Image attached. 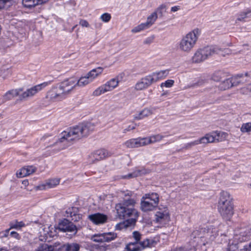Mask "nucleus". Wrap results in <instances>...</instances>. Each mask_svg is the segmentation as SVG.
Here are the masks:
<instances>
[{
    "instance_id": "obj_1",
    "label": "nucleus",
    "mask_w": 251,
    "mask_h": 251,
    "mask_svg": "<svg viewBox=\"0 0 251 251\" xmlns=\"http://www.w3.org/2000/svg\"><path fill=\"white\" fill-rule=\"evenodd\" d=\"M91 82L86 75L78 79L69 78L52 87L48 92V96L53 100H61L71 94L76 86L84 87Z\"/></svg>"
},
{
    "instance_id": "obj_2",
    "label": "nucleus",
    "mask_w": 251,
    "mask_h": 251,
    "mask_svg": "<svg viewBox=\"0 0 251 251\" xmlns=\"http://www.w3.org/2000/svg\"><path fill=\"white\" fill-rule=\"evenodd\" d=\"M94 129V126L91 123L79 125L63 132L59 142L63 143L65 147H68L74 142L88 136Z\"/></svg>"
},
{
    "instance_id": "obj_3",
    "label": "nucleus",
    "mask_w": 251,
    "mask_h": 251,
    "mask_svg": "<svg viewBox=\"0 0 251 251\" xmlns=\"http://www.w3.org/2000/svg\"><path fill=\"white\" fill-rule=\"evenodd\" d=\"M136 201L134 199L124 200L116 204L115 209L120 219H126V224L135 225L139 217V212L135 208Z\"/></svg>"
},
{
    "instance_id": "obj_4",
    "label": "nucleus",
    "mask_w": 251,
    "mask_h": 251,
    "mask_svg": "<svg viewBox=\"0 0 251 251\" xmlns=\"http://www.w3.org/2000/svg\"><path fill=\"white\" fill-rule=\"evenodd\" d=\"M201 34V30L195 28L182 36L176 44L177 50L184 53H190L195 48Z\"/></svg>"
},
{
    "instance_id": "obj_5",
    "label": "nucleus",
    "mask_w": 251,
    "mask_h": 251,
    "mask_svg": "<svg viewBox=\"0 0 251 251\" xmlns=\"http://www.w3.org/2000/svg\"><path fill=\"white\" fill-rule=\"evenodd\" d=\"M218 209L224 219L230 220L234 214L233 204L232 198L227 192L223 191L220 193Z\"/></svg>"
},
{
    "instance_id": "obj_6",
    "label": "nucleus",
    "mask_w": 251,
    "mask_h": 251,
    "mask_svg": "<svg viewBox=\"0 0 251 251\" xmlns=\"http://www.w3.org/2000/svg\"><path fill=\"white\" fill-rule=\"evenodd\" d=\"M164 137L163 135L157 134L146 137L132 138L124 142L123 145L127 148H139L159 142Z\"/></svg>"
},
{
    "instance_id": "obj_7",
    "label": "nucleus",
    "mask_w": 251,
    "mask_h": 251,
    "mask_svg": "<svg viewBox=\"0 0 251 251\" xmlns=\"http://www.w3.org/2000/svg\"><path fill=\"white\" fill-rule=\"evenodd\" d=\"M221 50L215 46H206L198 49L192 57V61L194 63L202 62L215 53H220Z\"/></svg>"
},
{
    "instance_id": "obj_8",
    "label": "nucleus",
    "mask_w": 251,
    "mask_h": 251,
    "mask_svg": "<svg viewBox=\"0 0 251 251\" xmlns=\"http://www.w3.org/2000/svg\"><path fill=\"white\" fill-rule=\"evenodd\" d=\"M159 202V195L156 193L145 194L141 200V209L144 212L154 210Z\"/></svg>"
},
{
    "instance_id": "obj_9",
    "label": "nucleus",
    "mask_w": 251,
    "mask_h": 251,
    "mask_svg": "<svg viewBox=\"0 0 251 251\" xmlns=\"http://www.w3.org/2000/svg\"><path fill=\"white\" fill-rule=\"evenodd\" d=\"M157 244L153 239H146L140 242H130L126 247L127 251H141L146 248H151Z\"/></svg>"
},
{
    "instance_id": "obj_10",
    "label": "nucleus",
    "mask_w": 251,
    "mask_h": 251,
    "mask_svg": "<svg viewBox=\"0 0 251 251\" xmlns=\"http://www.w3.org/2000/svg\"><path fill=\"white\" fill-rule=\"evenodd\" d=\"M227 137V133L217 130L206 134L203 137V139L205 144L222 142L226 140Z\"/></svg>"
},
{
    "instance_id": "obj_11",
    "label": "nucleus",
    "mask_w": 251,
    "mask_h": 251,
    "mask_svg": "<svg viewBox=\"0 0 251 251\" xmlns=\"http://www.w3.org/2000/svg\"><path fill=\"white\" fill-rule=\"evenodd\" d=\"M47 85V83H43L27 89L21 94H20V98L21 100H27V99L34 96L36 93L40 91Z\"/></svg>"
},
{
    "instance_id": "obj_12",
    "label": "nucleus",
    "mask_w": 251,
    "mask_h": 251,
    "mask_svg": "<svg viewBox=\"0 0 251 251\" xmlns=\"http://www.w3.org/2000/svg\"><path fill=\"white\" fill-rule=\"evenodd\" d=\"M58 229L63 232H73L74 235L76 234L78 230L76 226L66 219H64L59 223Z\"/></svg>"
},
{
    "instance_id": "obj_13",
    "label": "nucleus",
    "mask_w": 251,
    "mask_h": 251,
    "mask_svg": "<svg viewBox=\"0 0 251 251\" xmlns=\"http://www.w3.org/2000/svg\"><path fill=\"white\" fill-rule=\"evenodd\" d=\"M110 156V154L105 149L98 150L91 154L89 156L90 162L95 163L96 161L103 159Z\"/></svg>"
},
{
    "instance_id": "obj_14",
    "label": "nucleus",
    "mask_w": 251,
    "mask_h": 251,
    "mask_svg": "<svg viewBox=\"0 0 251 251\" xmlns=\"http://www.w3.org/2000/svg\"><path fill=\"white\" fill-rule=\"evenodd\" d=\"M39 239L41 241H46L48 237H52L55 234V229L51 226L41 227L40 229Z\"/></svg>"
},
{
    "instance_id": "obj_15",
    "label": "nucleus",
    "mask_w": 251,
    "mask_h": 251,
    "mask_svg": "<svg viewBox=\"0 0 251 251\" xmlns=\"http://www.w3.org/2000/svg\"><path fill=\"white\" fill-rule=\"evenodd\" d=\"M159 206L158 211L155 214V220L157 223H162L164 221L168 220L169 218V212L167 207H161Z\"/></svg>"
},
{
    "instance_id": "obj_16",
    "label": "nucleus",
    "mask_w": 251,
    "mask_h": 251,
    "mask_svg": "<svg viewBox=\"0 0 251 251\" xmlns=\"http://www.w3.org/2000/svg\"><path fill=\"white\" fill-rule=\"evenodd\" d=\"M88 219L95 225H101L107 222V216L100 213L91 214L88 216Z\"/></svg>"
},
{
    "instance_id": "obj_17",
    "label": "nucleus",
    "mask_w": 251,
    "mask_h": 251,
    "mask_svg": "<svg viewBox=\"0 0 251 251\" xmlns=\"http://www.w3.org/2000/svg\"><path fill=\"white\" fill-rule=\"evenodd\" d=\"M36 170L33 166H25L17 172L16 176L19 178L25 177L35 173Z\"/></svg>"
},
{
    "instance_id": "obj_18",
    "label": "nucleus",
    "mask_w": 251,
    "mask_h": 251,
    "mask_svg": "<svg viewBox=\"0 0 251 251\" xmlns=\"http://www.w3.org/2000/svg\"><path fill=\"white\" fill-rule=\"evenodd\" d=\"M60 181V179L59 178L50 179L47 180L45 183L37 186V188L41 190L53 188L57 186L59 184Z\"/></svg>"
},
{
    "instance_id": "obj_19",
    "label": "nucleus",
    "mask_w": 251,
    "mask_h": 251,
    "mask_svg": "<svg viewBox=\"0 0 251 251\" xmlns=\"http://www.w3.org/2000/svg\"><path fill=\"white\" fill-rule=\"evenodd\" d=\"M150 172V170L149 169H146L144 168H137L132 173H129L127 175L122 176L121 178L124 179H127L136 177L144 175H146L147 174H149Z\"/></svg>"
},
{
    "instance_id": "obj_20",
    "label": "nucleus",
    "mask_w": 251,
    "mask_h": 251,
    "mask_svg": "<svg viewBox=\"0 0 251 251\" xmlns=\"http://www.w3.org/2000/svg\"><path fill=\"white\" fill-rule=\"evenodd\" d=\"M35 251H59L58 243H55L51 245L47 243H41L35 249Z\"/></svg>"
},
{
    "instance_id": "obj_21",
    "label": "nucleus",
    "mask_w": 251,
    "mask_h": 251,
    "mask_svg": "<svg viewBox=\"0 0 251 251\" xmlns=\"http://www.w3.org/2000/svg\"><path fill=\"white\" fill-rule=\"evenodd\" d=\"M22 91L23 89L21 88L12 89L8 91L3 96L2 102H4L7 100H11L18 96H20V93Z\"/></svg>"
},
{
    "instance_id": "obj_22",
    "label": "nucleus",
    "mask_w": 251,
    "mask_h": 251,
    "mask_svg": "<svg viewBox=\"0 0 251 251\" xmlns=\"http://www.w3.org/2000/svg\"><path fill=\"white\" fill-rule=\"evenodd\" d=\"M79 245L77 243H70L61 245L58 243L59 251H78Z\"/></svg>"
},
{
    "instance_id": "obj_23",
    "label": "nucleus",
    "mask_w": 251,
    "mask_h": 251,
    "mask_svg": "<svg viewBox=\"0 0 251 251\" xmlns=\"http://www.w3.org/2000/svg\"><path fill=\"white\" fill-rule=\"evenodd\" d=\"M103 71V68L102 67H99L92 69L86 75H87L90 81L93 82L94 79L101 75Z\"/></svg>"
},
{
    "instance_id": "obj_24",
    "label": "nucleus",
    "mask_w": 251,
    "mask_h": 251,
    "mask_svg": "<svg viewBox=\"0 0 251 251\" xmlns=\"http://www.w3.org/2000/svg\"><path fill=\"white\" fill-rule=\"evenodd\" d=\"M168 70H161L151 73L155 82L165 78L169 74Z\"/></svg>"
},
{
    "instance_id": "obj_25",
    "label": "nucleus",
    "mask_w": 251,
    "mask_h": 251,
    "mask_svg": "<svg viewBox=\"0 0 251 251\" xmlns=\"http://www.w3.org/2000/svg\"><path fill=\"white\" fill-rule=\"evenodd\" d=\"M119 82L118 77H116L110 79L104 85L109 92L116 88L118 86Z\"/></svg>"
},
{
    "instance_id": "obj_26",
    "label": "nucleus",
    "mask_w": 251,
    "mask_h": 251,
    "mask_svg": "<svg viewBox=\"0 0 251 251\" xmlns=\"http://www.w3.org/2000/svg\"><path fill=\"white\" fill-rule=\"evenodd\" d=\"M226 77V73L222 71L215 72L212 75L211 79L217 82L222 81Z\"/></svg>"
},
{
    "instance_id": "obj_27",
    "label": "nucleus",
    "mask_w": 251,
    "mask_h": 251,
    "mask_svg": "<svg viewBox=\"0 0 251 251\" xmlns=\"http://www.w3.org/2000/svg\"><path fill=\"white\" fill-rule=\"evenodd\" d=\"M233 87L230 78H225L221 81L219 85V87L221 90H225Z\"/></svg>"
},
{
    "instance_id": "obj_28",
    "label": "nucleus",
    "mask_w": 251,
    "mask_h": 251,
    "mask_svg": "<svg viewBox=\"0 0 251 251\" xmlns=\"http://www.w3.org/2000/svg\"><path fill=\"white\" fill-rule=\"evenodd\" d=\"M157 18L156 12L152 13L148 18L146 22L144 24L146 25L147 28L151 26L155 22Z\"/></svg>"
},
{
    "instance_id": "obj_29",
    "label": "nucleus",
    "mask_w": 251,
    "mask_h": 251,
    "mask_svg": "<svg viewBox=\"0 0 251 251\" xmlns=\"http://www.w3.org/2000/svg\"><path fill=\"white\" fill-rule=\"evenodd\" d=\"M205 144L203 137L201 138L200 139L195 140L193 142L187 143L184 145V146L183 147V149L185 150H188L191 149L192 147L198 145L199 144Z\"/></svg>"
},
{
    "instance_id": "obj_30",
    "label": "nucleus",
    "mask_w": 251,
    "mask_h": 251,
    "mask_svg": "<svg viewBox=\"0 0 251 251\" xmlns=\"http://www.w3.org/2000/svg\"><path fill=\"white\" fill-rule=\"evenodd\" d=\"M251 13V9L247 10L246 11L241 12L237 15V19L236 23L238 22H244L246 18H247V15Z\"/></svg>"
},
{
    "instance_id": "obj_31",
    "label": "nucleus",
    "mask_w": 251,
    "mask_h": 251,
    "mask_svg": "<svg viewBox=\"0 0 251 251\" xmlns=\"http://www.w3.org/2000/svg\"><path fill=\"white\" fill-rule=\"evenodd\" d=\"M152 114L151 110L148 108H145L142 110L137 116H136L135 118L137 120H140L143 119L146 117H148Z\"/></svg>"
},
{
    "instance_id": "obj_32",
    "label": "nucleus",
    "mask_w": 251,
    "mask_h": 251,
    "mask_svg": "<svg viewBox=\"0 0 251 251\" xmlns=\"http://www.w3.org/2000/svg\"><path fill=\"white\" fill-rule=\"evenodd\" d=\"M133 194V192L129 190H121L118 192L119 196L123 198L125 200L130 199L129 198L132 197Z\"/></svg>"
},
{
    "instance_id": "obj_33",
    "label": "nucleus",
    "mask_w": 251,
    "mask_h": 251,
    "mask_svg": "<svg viewBox=\"0 0 251 251\" xmlns=\"http://www.w3.org/2000/svg\"><path fill=\"white\" fill-rule=\"evenodd\" d=\"M25 225L23 221L19 222L15 221L10 223V229H20L21 228L25 227Z\"/></svg>"
},
{
    "instance_id": "obj_34",
    "label": "nucleus",
    "mask_w": 251,
    "mask_h": 251,
    "mask_svg": "<svg viewBox=\"0 0 251 251\" xmlns=\"http://www.w3.org/2000/svg\"><path fill=\"white\" fill-rule=\"evenodd\" d=\"M108 92L104 84L97 88L93 93L94 96H99L106 92Z\"/></svg>"
},
{
    "instance_id": "obj_35",
    "label": "nucleus",
    "mask_w": 251,
    "mask_h": 251,
    "mask_svg": "<svg viewBox=\"0 0 251 251\" xmlns=\"http://www.w3.org/2000/svg\"><path fill=\"white\" fill-rule=\"evenodd\" d=\"M104 242H109L117 237V234L114 232L103 233Z\"/></svg>"
},
{
    "instance_id": "obj_36",
    "label": "nucleus",
    "mask_w": 251,
    "mask_h": 251,
    "mask_svg": "<svg viewBox=\"0 0 251 251\" xmlns=\"http://www.w3.org/2000/svg\"><path fill=\"white\" fill-rule=\"evenodd\" d=\"M232 86H236L244 81V78L242 75H237L230 78Z\"/></svg>"
},
{
    "instance_id": "obj_37",
    "label": "nucleus",
    "mask_w": 251,
    "mask_h": 251,
    "mask_svg": "<svg viewBox=\"0 0 251 251\" xmlns=\"http://www.w3.org/2000/svg\"><path fill=\"white\" fill-rule=\"evenodd\" d=\"M141 78L135 85L134 88L137 91H141L148 88V86Z\"/></svg>"
},
{
    "instance_id": "obj_38",
    "label": "nucleus",
    "mask_w": 251,
    "mask_h": 251,
    "mask_svg": "<svg viewBox=\"0 0 251 251\" xmlns=\"http://www.w3.org/2000/svg\"><path fill=\"white\" fill-rule=\"evenodd\" d=\"M146 85L149 87L150 86L152 83H155L153 78L151 74L147 75L144 77H142Z\"/></svg>"
},
{
    "instance_id": "obj_39",
    "label": "nucleus",
    "mask_w": 251,
    "mask_h": 251,
    "mask_svg": "<svg viewBox=\"0 0 251 251\" xmlns=\"http://www.w3.org/2000/svg\"><path fill=\"white\" fill-rule=\"evenodd\" d=\"M240 130L243 133H251V122L243 124L240 128Z\"/></svg>"
},
{
    "instance_id": "obj_40",
    "label": "nucleus",
    "mask_w": 251,
    "mask_h": 251,
    "mask_svg": "<svg viewBox=\"0 0 251 251\" xmlns=\"http://www.w3.org/2000/svg\"><path fill=\"white\" fill-rule=\"evenodd\" d=\"M22 3L24 7L31 8L36 6V0H22Z\"/></svg>"
},
{
    "instance_id": "obj_41",
    "label": "nucleus",
    "mask_w": 251,
    "mask_h": 251,
    "mask_svg": "<svg viewBox=\"0 0 251 251\" xmlns=\"http://www.w3.org/2000/svg\"><path fill=\"white\" fill-rule=\"evenodd\" d=\"M201 231H202V233H203V237L206 238H208L210 240H213L212 233L211 230H209V227H207V228H201Z\"/></svg>"
},
{
    "instance_id": "obj_42",
    "label": "nucleus",
    "mask_w": 251,
    "mask_h": 251,
    "mask_svg": "<svg viewBox=\"0 0 251 251\" xmlns=\"http://www.w3.org/2000/svg\"><path fill=\"white\" fill-rule=\"evenodd\" d=\"M103 239V233L95 234L91 237L92 241L98 243L104 242Z\"/></svg>"
},
{
    "instance_id": "obj_43",
    "label": "nucleus",
    "mask_w": 251,
    "mask_h": 251,
    "mask_svg": "<svg viewBox=\"0 0 251 251\" xmlns=\"http://www.w3.org/2000/svg\"><path fill=\"white\" fill-rule=\"evenodd\" d=\"M240 92L244 95H251V83L241 88Z\"/></svg>"
},
{
    "instance_id": "obj_44",
    "label": "nucleus",
    "mask_w": 251,
    "mask_h": 251,
    "mask_svg": "<svg viewBox=\"0 0 251 251\" xmlns=\"http://www.w3.org/2000/svg\"><path fill=\"white\" fill-rule=\"evenodd\" d=\"M205 82V81L203 79H200L198 80L196 83H192L190 85H188L187 86L184 87V89H188L190 88H195L197 86H201L203 85Z\"/></svg>"
},
{
    "instance_id": "obj_45",
    "label": "nucleus",
    "mask_w": 251,
    "mask_h": 251,
    "mask_svg": "<svg viewBox=\"0 0 251 251\" xmlns=\"http://www.w3.org/2000/svg\"><path fill=\"white\" fill-rule=\"evenodd\" d=\"M147 29L146 25L144 23H142L141 24L138 25V26L135 27L131 30L132 32L136 33L138 32H140L143 30Z\"/></svg>"
},
{
    "instance_id": "obj_46",
    "label": "nucleus",
    "mask_w": 251,
    "mask_h": 251,
    "mask_svg": "<svg viewBox=\"0 0 251 251\" xmlns=\"http://www.w3.org/2000/svg\"><path fill=\"white\" fill-rule=\"evenodd\" d=\"M133 225H129L128 224H126V221L124 222L120 223L119 224H117L115 226V229L117 230H121L123 229L124 228L128 227V226H131Z\"/></svg>"
},
{
    "instance_id": "obj_47",
    "label": "nucleus",
    "mask_w": 251,
    "mask_h": 251,
    "mask_svg": "<svg viewBox=\"0 0 251 251\" xmlns=\"http://www.w3.org/2000/svg\"><path fill=\"white\" fill-rule=\"evenodd\" d=\"M133 238L134 239V242H140L142 241H141L142 234L139 232L138 231H135L132 233Z\"/></svg>"
},
{
    "instance_id": "obj_48",
    "label": "nucleus",
    "mask_w": 251,
    "mask_h": 251,
    "mask_svg": "<svg viewBox=\"0 0 251 251\" xmlns=\"http://www.w3.org/2000/svg\"><path fill=\"white\" fill-rule=\"evenodd\" d=\"M174 84V80L172 79H168L166 80L165 82L162 83L161 84V87H166L167 88L171 87Z\"/></svg>"
},
{
    "instance_id": "obj_49",
    "label": "nucleus",
    "mask_w": 251,
    "mask_h": 251,
    "mask_svg": "<svg viewBox=\"0 0 251 251\" xmlns=\"http://www.w3.org/2000/svg\"><path fill=\"white\" fill-rule=\"evenodd\" d=\"M192 236L194 238H196L197 237L200 238L203 237V233H202V231H201V228L200 230L194 231L192 233Z\"/></svg>"
},
{
    "instance_id": "obj_50",
    "label": "nucleus",
    "mask_w": 251,
    "mask_h": 251,
    "mask_svg": "<svg viewBox=\"0 0 251 251\" xmlns=\"http://www.w3.org/2000/svg\"><path fill=\"white\" fill-rule=\"evenodd\" d=\"M100 19H101V20L104 22H108L110 21V19H111V15L110 14H108V13H104V14H103L101 17H100Z\"/></svg>"
},
{
    "instance_id": "obj_51",
    "label": "nucleus",
    "mask_w": 251,
    "mask_h": 251,
    "mask_svg": "<svg viewBox=\"0 0 251 251\" xmlns=\"http://www.w3.org/2000/svg\"><path fill=\"white\" fill-rule=\"evenodd\" d=\"M209 227V230H210L211 232L212 233V236L214 239L215 237L218 235L217 229L214 227V226H210Z\"/></svg>"
},
{
    "instance_id": "obj_52",
    "label": "nucleus",
    "mask_w": 251,
    "mask_h": 251,
    "mask_svg": "<svg viewBox=\"0 0 251 251\" xmlns=\"http://www.w3.org/2000/svg\"><path fill=\"white\" fill-rule=\"evenodd\" d=\"M157 12L161 15H162L164 12H166V5L164 4L161 5L157 9Z\"/></svg>"
},
{
    "instance_id": "obj_53",
    "label": "nucleus",
    "mask_w": 251,
    "mask_h": 251,
    "mask_svg": "<svg viewBox=\"0 0 251 251\" xmlns=\"http://www.w3.org/2000/svg\"><path fill=\"white\" fill-rule=\"evenodd\" d=\"M10 230V228L9 229H7L4 231H3L0 233V237L1 238L3 237H7L9 235V230Z\"/></svg>"
},
{
    "instance_id": "obj_54",
    "label": "nucleus",
    "mask_w": 251,
    "mask_h": 251,
    "mask_svg": "<svg viewBox=\"0 0 251 251\" xmlns=\"http://www.w3.org/2000/svg\"><path fill=\"white\" fill-rule=\"evenodd\" d=\"M136 124H134L133 125H129L127 126V128L124 129L123 132L126 133L127 131H129L131 130H133L136 128Z\"/></svg>"
},
{
    "instance_id": "obj_55",
    "label": "nucleus",
    "mask_w": 251,
    "mask_h": 251,
    "mask_svg": "<svg viewBox=\"0 0 251 251\" xmlns=\"http://www.w3.org/2000/svg\"><path fill=\"white\" fill-rule=\"evenodd\" d=\"M219 49L221 50V51L220 52V53H218V54L220 55L225 56L226 54H228L230 53V50L227 49H224V50H222L220 48H219Z\"/></svg>"
},
{
    "instance_id": "obj_56",
    "label": "nucleus",
    "mask_w": 251,
    "mask_h": 251,
    "mask_svg": "<svg viewBox=\"0 0 251 251\" xmlns=\"http://www.w3.org/2000/svg\"><path fill=\"white\" fill-rule=\"evenodd\" d=\"M10 235L11 237L14 238L16 239H20V236L19 233H18L16 231H11L10 233Z\"/></svg>"
},
{
    "instance_id": "obj_57",
    "label": "nucleus",
    "mask_w": 251,
    "mask_h": 251,
    "mask_svg": "<svg viewBox=\"0 0 251 251\" xmlns=\"http://www.w3.org/2000/svg\"><path fill=\"white\" fill-rule=\"evenodd\" d=\"M79 25H81L83 27H88L89 26V24L88 22L85 20H80L79 21Z\"/></svg>"
},
{
    "instance_id": "obj_58",
    "label": "nucleus",
    "mask_w": 251,
    "mask_h": 251,
    "mask_svg": "<svg viewBox=\"0 0 251 251\" xmlns=\"http://www.w3.org/2000/svg\"><path fill=\"white\" fill-rule=\"evenodd\" d=\"M9 1L10 0H0V10L3 8L6 3Z\"/></svg>"
},
{
    "instance_id": "obj_59",
    "label": "nucleus",
    "mask_w": 251,
    "mask_h": 251,
    "mask_svg": "<svg viewBox=\"0 0 251 251\" xmlns=\"http://www.w3.org/2000/svg\"><path fill=\"white\" fill-rule=\"evenodd\" d=\"M153 37L148 38L144 41V44H150L153 42Z\"/></svg>"
},
{
    "instance_id": "obj_60",
    "label": "nucleus",
    "mask_w": 251,
    "mask_h": 251,
    "mask_svg": "<svg viewBox=\"0 0 251 251\" xmlns=\"http://www.w3.org/2000/svg\"><path fill=\"white\" fill-rule=\"evenodd\" d=\"M241 251H251V243L248 245L245 246Z\"/></svg>"
},
{
    "instance_id": "obj_61",
    "label": "nucleus",
    "mask_w": 251,
    "mask_h": 251,
    "mask_svg": "<svg viewBox=\"0 0 251 251\" xmlns=\"http://www.w3.org/2000/svg\"><path fill=\"white\" fill-rule=\"evenodd\" d=\"M49 0H36V5L42 4L43 3L48 2Z\"/></svg>"
},
{
    "instance_id": "obj_62",
    "label": "nucleus",
    "mask_w": 251,
    "mask_h": 251,
    "mask_svg": "<svg viewBox=\"0 0 251 251\" xmlns=\"http://www.w3.org/2000/svg\"><path fill=\"white\" fill-rule=\"evenodd\" d=\"M179 9H180V7L179 6H173L171 8V11L176 12Z\"/></svg>"
},
{
    "instance_id": "obj_63",
    "label": "nucleus",
    "mask_w": 251,
    "mask_h": 251,
    "mask_svg": "<svg viewBox=\"0 0 251 251\" xmlns=\"http://www.w3.org/2000/svg\"><path fill=\"white\" fill-rule=\"evenodd\" d=\"M217 101V99H214V98H212V99L211 100L210 103H216Z\"/></svg>"
},
{
    "instance_id": "obj_64",
    "label": "nucleus",
    "mask_w": 251,
    "mask_h": 251,
    "mask_svg": "<svg viewBox=\"0 0 251 251\" xmlns=\"http://www.w3.org/2000/svg\"><path fill=\"white\" fill-rule=\"evenodd\" d=\"M28 181H27V180H24V181H23V184H24V185H27V184H28Z\"/></svg>"
}]
</instances>
